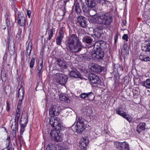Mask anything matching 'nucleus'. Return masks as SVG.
<instances>
[{"instance_id":"obj_60","label":"nucleus","mask_w":150,"mask_h":150,"mask_svg":"<svg viewBox=\"0 0 150 150\" xmlns=\"http://www.w3.org/2000/svg\"><path fill=\"white\" fill-rule=\"evenodd\" d=\"M22 32V30L21 28H18V32L17 33V34H18L19 35H21V33Z\"/></svg>"},{"instance_id":"obj_63","label":"nucleus","mask_w":150,"mask_h":150,"mask_svg":"<svg viewBox=\"0 0 150 150\" xmlns=\"http://www.w3.org/2000/svg\"><path fill=\"white\" fill-rule=\"evenodd\" d=\"M21 35L18 34H16V39L17 40H20L21 38Z\"/></svg>"},{"instance_id":"obj_32","label":"nucleus","mask_w":150,"mask_h":150,"mask_svg":"<svg viewBox=\"0 0 150 150\" xmlns=\"http://www.w3.org/2000/svg\"><path fill=\"white\" fill-rule=\"evenodd\" d=\"M139 59L142 61L148 62L150 61V57L149 56L144 55H140Z\"/></svg>"},{"instance_id":"obj_48","label":"nucleus","mask_w":150,"mask_h":150,"mask_svg":"<svg viewBox=\"0 0 150 150\" xmlns=\"http://www.w3.org/2000/svg\"><path fill=\"white\" fill-rule=\"evenodd\" d=\"M63 38L57 37L56 39L57 44L58 45H60L62 40Z\"/></svg>"},{"instance_id":"obj_13","label":"nucleus","mask_w":150,"mask_h":150,"mask_svg":"<svg viewBox=\"0 0 150 150\" xmlns=\"http://www.w3.org/2000/svg\"><path fill=\"white\" fill-rule=\"evenodd\" d=\"M88 143V140L87 137H82L79 143V148L82 150H86V146Z\"/></svg>"},{"instance_id":"obj_34","label":"nucleus","mask_w":150,"mask_h":150,"mask_svg":"<svg viewBox=\"0 0 150 150\" xmlns=\"http://www.w3.org/2000/svg\"><path fill=\"white\" fill-rule=\"evenodd\" d=\"M7 73L5 71L2 70L1 78L2 81L5 82L7 79Z\"/></svg>"},{"instance_id":"obj_6","label":"nucleus","mask_w":150,"mask_h":150,"mask_svg":"<svg viewBox=\"0 0 150 150\" xmlns=\"http://www.w3.org/2000/svg\"><path fill=\"white\" fill-rule=\"evenodd\" d=\"M88 79L93 86L99 88L103 87V83L101 82L99 77L96 74L91 73L89 74Z\"/></svg>"},{"instance_id":"obj_54","label":"nucleus","mask_w":150,"mask_h":150,"mask_svg":"<svg viewBox=\"0 0 150 150\" xmlns=\"http://www.w3.org/2000/svg\"><path fill=\"white\" fill-rule=\"evenodd\" d=\"M39 83L37 81V84H36V91H38L39 89H41V88L40 87H42V86H41L40 85H39Z\"/></svg>"},{"instance_id":"obj_29","label":"nucleus","mask_w":150,"mask_h":150,"mask_svg":"<svg viewBox=\"0 0 150 150\" xmlns=\"http://www.w3.org/2000/svg\"><path fill=\"white\" fill-rule=\"evenodd\" d=\"M23 115V113L22 114V116ZM22 118V116H21V118L20 120V124L21 125V127H22L23 128H25V127L26 126V125L28 123V116H27L26 119H25V118H24L23 120H24V123H22V120H21Z\"/></svg>"},{"instance_id":"obj_31","label":"nucleus","mask_w":150,"mask_h":150,"mask_svg":"<svg viewBox=\"0 0 150 150\" xmlns=\"http://www.w3.org/2000/svg\"><path fill=\"white\" fill-rule=\"evenodd\" d=\"M141 84L143 86H145L147 88H150V79H147L146 81L142 82Z\"/></svg>"},{"instance_id":"obj_26","label":"nucleus","mask_w":150,"mask_h":150,"mask_svg":"<svg viewBox=\"0 0 150 150\" xmlns=\"http://www.w3.org/2000/svg\"><path fill=\"white\" fill-rule=\"evenodd\" d=\"M74 5L75 6V11L77 14H80L81 12V10L80 6L79 3L76 0V1L74 3Z\"/></svg>"},{"instance_id":"obj_28","label":"nucleus","mask_w":150,"mask_h":150,"mask_svg":"<svg viewBox=\"0 0 150 150\" xmlns=\"http://www.w3.org/2000/svg\"><path fill=\"white\" fill-rule=\"evenodd\" d=\"M32 58L30 63V67L31 69L30 70V74H32L33 72V68L34 67V65L35 63V57L34 55L32 56Z\"/></svg>"},{"instance_id":"obj_25","label":"nucleus","mask_w":150,"mask_h":150,"mask_svg":"<svg viewBox=\"0 0 150 150\" xmlns=\"http://www.w3.org/2000/svg\"><path fill=\"white\" fill-rule=\"evenodd\" d=\"M82 6V9L83 10V12L87 13H89V11L92 9L89 6H88L86 5V4L85 3H81Z\"/></svg>"},{"instance_id":"obj_19","label":"nucleus","mask_w":150,"mask_h":150,"mask_svg":"<svg viewBox=\"0 0 150 150\" xmlns=\"http://www.w3.org/2000/svg\"><path fill=\"white\" fill-rule=\"evenodd\" d=\"M85 3L92 8V9L96 11L97 8H96V3L94 0H85Z\"/></svg>"},{"instance_id":"obj_56","label":"nucleus","mask_w":150,"mask_h":150,"mask_svg":"<svg viewBox=\"0 0 150 150\" xmlns=\"http://www.w3.org/2000/svg\"><path fill=\"white\" fill-rule=\"evenodd\" d=\"M23 98H21V99L20 98V100L18 102L17 107L21 108V105L22 104V100H23Z\"/></svg>"},{"instance_id":"obj_15","label":"nucleus","mask_w":150,"mask_h":150,"mask_svg":"<svg viewBox=\"0 0 150 150\" xmlns=\"http://www.w3.org/2000/svg\"><path fill=\"white\" fill-rule=\"evenodd\" d=\"M69 75L71 77L74 78H79L82 79L81 75L80 72L76 69L74 67L72 68L71 70L70 71Z\"/></svg>"},{"instance_id":"obj_9","label":"nucleus","mask_w":150,"mask_h":150,"mask_svg":"<svg viewBox=\"0 0 150 150\" xmlns=\"http://www.w3.org/2000/svg\"><path fill=\"white\" fill-rule=\"evenodd\" d=\"M60 108L59 106L52 105L51 106L49 109V114L52 116H57L60 113Z\"/></svg>"},{"instance_id":"obj_37","label":"nucleus","mask_w":150,"mask_h":150,"mask_svg":"<svg viewBox=\"0 0 150 150\" xmlns=\"http://www.w3.org/2000/svg\"><path fill=\"white\" fill-rule=\"evenodd\" d=\"M18 122L16 121H14L12 122V125L11 127V129L12 130H16V128H18Z\"/></svg>"},{"instance_id":"obj_33","label":"nucleus","mask_w":150,"mask_h":150,"mask_svg":"<svg viewBox=\"0 0 150 150\" xmlns=\"http://www.w3.org/2000/svg\"><path fill=\"white\" fill-rule=\"evenodd\" d=\"M7 50L8 51H9V53L11 55H13L14 54V52H15V47L14 44H13V45L12 46H11L10 45V44H8Z\"/></svg>"},{"instance_id":"obj_8","label":"nucleus","mask_w":150,"mask_h":150,"mask_svg":"<svg viewBox=\"0 0 150 150\" xmlns=\"http://www.w3.org/2000/svg\"><path fill=\"white\" fill-rule=\"evenodd\" d=\"M113 144L114 147L119 150H129L130 149L128 143L125 141L123 142L115 141Z\"/></svg>"},{"instance_id":"obj_23","label":"nucleus","mask_w":150,"mask_h":150,"mask_svg":"<svg viewBox=\"0 0 150 150\" xmlns=\"http://www.w3.org/2000/svg\"><path fill=\"white\" fill-rule=\"evenodd\" d=\"M82 42L85 44L91 45L92 43L93 39L92 37L88 36H85L82 39Z\"/></svg>"},{"instance_id":"obj_51","label":"nucleus","mask_w":150,"mask_h":150,"mask_svg":"<svg viewBox=\"0 0 150 150\" xmlns=\"http://www.w3.org/2000/svg\"><path fill=\"white\" fill-rule=\"evenodd\" d=\"M32 45L31 43L29 42L28 45L26 47L27 50H32Z\"/></svg>"},{"instance_id":"obj_55","label":"nucleus","mask_w":150,"mask_h":150,"mask_svg":"<svg viewBox=\"0 0 150 150\" xmlns=\"http://www.w3.org/2000/svg\"><path fill=\"white\" fill-rule=\"evenodd\" d=\"M118 35L117 34L114 36V45H116V42L118 39Z\"/></svg>"},{"instance_id":"obj_40","label":"nucleus","mask_w":150,"mask_h":150,"mask_svg":"<svg viewBox=\"0 0 150 150\" xmlns=\"http://www.w3.org/2000/svg\"><path fill=\"white\" fill-rule=\"evenodd\" d=\"M5 17L6 18V24L8 28V27L11 28L12 23L11 22L9 19L8 18V15H6Z\"/></svg>"},{"instance_id":"obj_3","label":"nucleus","mask_w":150,"mask_h":150,"mask_svg":"<svg viewBox=\"0 0 150 150\" xmlns=\"http://www.w3.org/2000/svg\"><path fill=\"white\" fill-rule=\"evenodd\" d=\"M90 20L92 23L108 25L112 22V18L109 13L103 12L91 16Z\"/></svg>"},{"instance_id":"obj_39","label":"nucleus","mask_w":150,"mask_h":150,"mask_svg":"<svg viewBox=\"0 0 150 150\" xmlns=\"http://www.w3.org/2000/svg\"><path fill=\"white\" fill-rule=\"evenodd\" d=\"M123 51H125V54H129V46L127 44H125L123 46Z\"/></svg>"},{"instance_id":"obj_38","label":"nucleus","mask_w":150,"mask_h":150,"mask_svg":"<svg viewBox=\"0 0 150 150\" xmlns=\"http://www.w3.org/2000/svg\"><path fill=\"white\" fill-rule=\"evenodd\" d=\"M122 116L124 118L126 119L129 122L132 121V119L130 116L128 115L125 113V112H124L123 115H122Z\"/></svg>"},{"instance_id":"obj_62","label":"nucleus","mask_w":150,"mask_h":150,"mask_svg":"<svg viewBox=\"0 0 150 150\" xmlns=\"http://www.w3.org/2000/svg\"><path fill=\"white\" fill-rule=\"evenodd\" d=\"M25 128H23L22 127H21L20 129V134L21 135H23V133L25 131Z\"/></svg>"},{"instance_id":"obj_59","label":"nucleus","mask_w":150,"mask_h":150,"mask_svg":"<svg viewBox=\"0 0 150 150\" xmlns=\"http://www.w3.org/2000/svg\"><path fill=\"white\" fill-rule=\"evenodd\" d=\"M21 108L17 107V109L16 110V114H20V112H21Z\"/></svg>"},{"instance_id":"obj_21","label":"nucleus","mask_w":150,"mask_h":150,"mask_svg":"<svg viewBox=\"0 0 150 150\" xmlns=\"http://www.w3.org/2000/svg\"><path fill=\"white\" fill-rule=\"evenodd\" d=\"M57 64L60 67L63 69H67V64L64 60L57 58Z\"/></svg>"},{"instance_id":"obj_24","label":"nucleus","mask_w":150,"mask_h":150,"mask_svg":"<svg viewBox=\"0 0 150 150\" xmlns=\"http://www.w3.org/2000/svg\"><path fill=\"white\" fill-rule=\"evenodd\" d=\"M69 1V0H61L60 1L61 3H63V4L60 7V8L63 12V16H65V13L66 12V5L67 2Z\"/></svg>"},{"instance_id":"obj_64","label":"nucleus","mask_w":150,"mask_h":150,"mask_svg":"<svg viewBox=\"0 0 150 150\" xmlns=\"http://www.w3.org/2000/svg\"><path fill=\"white\" fill-rule=\"evenodd\" d=\"M18 140L19 141V142H23V139H22V137L20 134V135L18 137Z\"/></svg>"},{"instance_id":"obj_10","label":"nucleus","mask_w":150,"mask_h":150,"mask_svg":"<svg viewBox=\"0 0 150 150\" xmlns=\"http://www.w3.org/2000/svg\"><path fill=\"white\" fill-rule=\"evenodd\" d=\"M77 23L79 26L83 28H86L87 26L86 18L84 16H80L77 18Z\"/></svg>"},{"instance_id":"obj_44","label":"nucleus","mask_w":150,"mask_h":150,"mask_svg":"<svg viewBox=\"0 0 150 150\" xmlns=\"http://www.w3.org/2000/svg\"><path fill=\"white\" fill-rule=\"evenodd\" d=\"M113 67L114 71H118L120 69V65L118 63L115 64L113 65Z\"/></svg>"},{"instance_id":"obj_45","label":"nucleus","mask_w":150,"mask_h":150,"mask_svg":"<svg viewBox=\"0 0 150 150\" xmlns=\"http://www.w3.org/2000/svg\"><path fill=\"white\" fill-rule=\"evenodd\" d=\"M59 36L58 37L59 38H63L64 36V33L62 29L60 30L59 32Z\"/></svg>"},{"instance_id":"obj_49","label":"nucleus","mask_w":150,"mask_h":150,"mask_svg":"<svg viewBox=\"0 0 150 150\" xmlns=\"http://www.w3.org/2000/svg\"><path fill=\"white\" fill-rule=\"evenodd\" d=\"M43 71H38L37 74V76L38 79L40 80L42 78V74Z\"/></svg>"},{"instance_id":"obj_1","label":"nucleus","mask_w":150,"mask_h":150,"mask_svg":"<svg viewBox=\"0 0 150 150\" xmlns=\"http://www.w3.org/2000/svg\"><path fill=\"white\" fill-rule=\"evenodd\" d=\"M66 47L69 49L72 53H78L81 51L83 47L79 38L76 34H69L65 41Z\"/></svg>"},{"instance_id":"obj_61","label":"nucleus","mask_w":150,"mask_h":150,"mask_svg":"<svg viewBox=\"0 0 150 150\" xmlns=\"http://www.w3.org/2000/svg\"><path fill=\"white\" fill-rule=\"evenodd\" d=\"M12 134L13 136L14 137H15L16 136V130H12Z\"/></svg>"},{"instance_id":"obj_16","label":"nucleus","mask_w":150,"mask_h":150,"mask_svg":"<svg viewBox=\"0 0 150 150\" xmlns=\"http://www.w3.org/2000/svg\"><path fill=\"white\" fill-rule=\"evenodd\" d=\"M103 27L101 26H96L94 30V35L98 38L100 39L103 38L102 34H103L102 32Z\"/></svg>"},{"instance_id":"obj_52","label":"nucleus","mask_w":150,"mask_h":150,"mask_svg":"<svg viewBox=\"0 0 150 150\" xmlns=\"http://www.w3.org/2000/svg\"><path fill=\"white\" fill-rule=\"evenodd\" d=\"M122 39L126 41H128V36L127 34H124L122 37Z\"/></svg>"},{"instance_id":"obj_58","label":"nucleus","mask_w":150,"mask_h":150,"mask_svg":"<svg viewBox=\"0 0 150 150\" xmlns=\"http://www.w3.org/2000/svg\"><path fill=\"white\" fill-rule=\"evenodd\" d=\"M10 110L9 104L8 101H6V110L8 112Z\"/></svg>"},{"instance_id":"obj_53","label":"nucleus","mask_w":150,"mask_h":150,"mask_svg":"<svg viewBox=\"0 0 150 150\" xmlns=\"http://www.w3.org/2000/svg\"><path fill=\"white\" fill-rule=\"evenodd\" d=\"M20 114H16L15 116V121L18 122L19 119L20 118Z\"/></svg>"},{"instance_id":"obj_7","label":"nucleus","mask_w":150,"mask_h":150,"mask_svg":"<svg viewBox=\"0 0 150 150\" xmlns=\"http://www.w3.org/2000/svg\"><path fill=\"white\" fill-rule=\"evenodd\" d=\"M67 76L62 73H57L55 78L57 83L62 85L64 86L66 84L67 81Z\"/></svg>"},{"instance_id":"obj_43","label":"nucleus","mask_w":150,"mask_h":150,"mask_svg":"<svg viewBox=\"0 0 150 150\" xmlns=\"http://www.w3.org/2000/svg\"><path fill=\"white\" fill-rule=\"evenodd\" d=\"M7 57V53L6 52V53L4 54V56L3 57V62L2 63V65L3 67H4V64L6 62V60ZM3 69H4V67H3Z\"/></svg>"},{"instance_id":"obj_20","label":"nucleus","mask_w":150,"mask_h":150,"mask_svg":"<svg viewBox=\"0 0 150 150\" xmlns=\"http://www.w3.org/2000/svg\"><path fill=\"white\" fill-rule=\"evenodd\" d=\"M97 3L101 5L105 9H108L109 6H110L111 4L110 2L106 0H97Z\"/></svg>"},{"instance_id":"obj_12","label":"nucleus","mask_w":150,"mask_h":150,"mask_svg":"<svg viewBox=\"0 0 150 150\" xmlns=\"http://www.w3.org/2000/svg\"><path fill=\"white\" fill-rule=\"evenodd\" d=\"M80 97L83 99H85L90 101L94 100L95 96L94 94L92 92L88 93H82L80 95Z\"/></svg>"},{"instance_id":"obj_30","label":"nucleus","mask_w":150,"mask_h":150,"mask_svg":"<svg viewBox=\"0 0 150 150\" xmlns=\"http://www.w3.org/2000/svg\"><path fill=\"white\" fill-rule=\"evenodd\" d=\"M59 99L61 100L68 103L70 100L67 95H60L59 96Z\"/></svg>"},{"instance_id":"obj_41","label":"nucleus","mask_w":150,"mask_h":150,"mask_svg":"<svg viewBox=\"0 0 150 150\" xmlns=\"http://www.w3.org/2000/svg\"><path fill=\"white\" fill-rule=\"evenodd\" d=\"M48 34L49 37L48 38H47V40H50L53 37V31L52 29L49 30Z\"/></svg>"},{"instance_id":"obj_42","label":"nucleus","mask_w":150,"mask_h":150,"mask_svg":"<svg viewBox=\"0 0 150 150\" xmlns=\"http://www.w3.org/2000/svg\"><path fill=\"white\" fill-rule=\"evenodd\" d=\"M55 147L54 145H53L52 144H50L47 146L46 150H55Z\"/></svg>"},{"instance_id":"obj_50","label":"nucleus","mask_w":150,"mask_h":150,"mask_svg":"<svg viewBox=\"0 0 150 150\" xmlns=\"http://www.w3.org/2000/svg\"><path fill=\"white\" fill-rule=\"evenodd\" d=\"M81 58H82V60H88V55L84 54L82 55Z\"/></svg>"},{"instance_id":"obj_22","label":"nucleus","mask_w":150,"mask_h":150,"mask_svg":"<svg viewBox=\"0 0 150 150\" xmlns=\"http://www.w3.org/2000/svg\"><path fill=\"white\" fill-rule=\"evenodd\" d=\"M146 124L144 122H140L137 126L136 131L139 134H140L141 131L145 130L146 128Z\"/></svg>"},{"instance_id":"obj_36","label":"nucleus","mask_w":150,"mask_h":150,"mask_svg":"<svg viewBox=\"0 0 150 150\" xmlns=\"http://www.w3.org/2000/svg\"><path fill=\"white\" fill-rule=\"evenodd\" d=\"M7 140H8V144L7 146L6 149H9L11 150H14V147H13L12 143H11L10 142V137H8Z\"/></svg>"},{"instance_id":"obj_17","label":"nucleus","mask_w":150,"mask_h":150,"mask_svg":"<svg viewBox=\"0 0 150 150\" xmlns=\"http://www.w3.org/2000/svg\"><path fill=\"white\" fill-rule=\"evenodd\" d=\"M92 68L93 71L98 74L103 71L104 69V67H101L96 64H92Z\"/></svg>"},{"instance_id":"obj_5","label":"nucleus","mask_w":150,"mask_h":150,"mask_svg":"<svg viewBox=\"0 0 150 150\" xmlns=\"http://www.w3.org/2000/svg\"><path fill=\"white\" fill-rule=\"evenodd\" d=\"M104 55V51L103 49L94 45L91 57L94 60L99 61L103 60Z\"/></svg>"},{"instance_id":"obj_2","label":"nucleus","mask_w":150,"mask_h":150,"mask_svg":"<svg viewBox=\"0 0 150 150\" xmlns=\"http://www.w3.org/2000/svg\"><path fill=\"white\" fill-rule=\"evenodd\" d=\"M57 120H50V123L52 127H55L51 131L50 134L51 139L57 142H60L63 140L64 134L61 132L64 130V127Z\"/></svg>"},{"instance_id":"obj_35","label":"nucleus","mask_w":150,"mask_h":150,"mask_svg":"<svg viewBox=\"0 0 150 150\" xmlns=\"http://www.w3.org/2000/svg\"><path fill=\"white\" fill-rule=\"evenodd\" d=\"M122 109V107L120 106L119 107H118L115 109L116 113L117 114L122 116V115L124 112H122L121 111V110Z\"/></svg>"},{"instance_id":"obj_11","label":"nucleus","mask_w":150,"mask_h":150,"mask_svg":"<svg viewBox=\"0 0 150 150\" xmlns=\"http://www.w3.org/2000/svg\"><path fill=\"white\" fill-rule=\"evenodd\" d=\"M141 49L144 52H150V38L141 44Z\"/></svg>"},{"instance_id":"obj_27","label":"nucleus","mask_w":150,"mask_h":150,"mask_svg":"<svg viewBox=\"0 0 150 150\" xmlns=\"http://www.w3.org/2000/svg\"><path fill=\"white\" fill-rule=\"evenodd\" d=\"M24 88L21 86L20 88L18 90L17 95L18 97L20 98L22 97V98H23L24 95Z\"/></svg>"},{"instance_id":"obj_14","label":"nucleus","mask_w":150,"mask_h":150,"mask_svg":"<svg viewBox=\"0 0 150 150\" xmlns=\"http://www.w3.org/2000/svg\"><path fill=\"white\" fill-rule=\"evenodd\" d=\"M18 23L19 25L22 26H23L24 28L25 26V19L23 14L19 12L18 13Z\"/></svg>"},{"instance_id":"obj_47","label":"nucleus","mask_w":150,"mask_h":150,"mask_svg":"<svg viewBox=\"0 0 150 150\" xmlns=\"http://www.w3.org/2000/svg\"><path fill=\"white\" fill-rule=\"evenodd\" d=\"M42 66L43 61L42 60L41 63L38 66L37 70L38 71H43V70H42Z\"/></svg>"},{"instance_id":"obj_4","label":"nucleus","mask_w":150,"mask_h":150,"mask_svg":"<svg viewBox=\"0 0 150 150\" xmlns=\"http://www.w3.org/2000/svg\"><path fill=\"white\" fill-rule=\"evenodd\" d=\"M71 128L73 131L75 130L77 133L81 134L85 130L86 126L82 116L77 117L76 122L72 125Z\"/></svg>"},{"instance_id":"obj_57","label":"nucleus","mask_w":150,"mask_h":150,"mask_svg":"<svg viewBox=\"0 0 150 150\" xmlns=\"http://www.w3.org/2000/svg\"><path fill=\"white\" fill-rule=\"evenodd\" d=\"M29 50V52H28V50H26V53H25V56L26 57L29 56L32 50Z\"/></svg>"},{"instance_id":"obj_18","label":"nucleus","mask_w":150,"mask_h":150,"mask_svg":"<svg viewBox=\"0 0 150 150\" xmlns=\"http://www.w3.org/2000/svg\"><path fill=\"white\" fill-rule=\"evenodd\" d=\"M94 45L98 47H100L103 50L104 49L106 50L107 49V44L106 42L102 40L96 41Z\"/></svg>"},{"instance_id":"obj_46","label":"nucleus","mask_w":150,"mask_h":150,"mask_svg":"<svg viewBox=\"0 0 150 150\" xmlns=\"http://www.w3.org/2000/svg\"><path fill=\"white\" fill-rule=\"evenodd\" d=\"M138 88H136L133 89V93L134 96H138L139 95Z\"/></svg>"}]
</instances>
